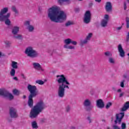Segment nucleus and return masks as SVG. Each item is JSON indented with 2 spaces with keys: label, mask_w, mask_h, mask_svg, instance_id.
Segmentation results:
<instances>
[{
  "label": "nucleus",
  "mask_w": 129,
  "mask_h": 129,
  "mask_svg": "<svg viewBox=\"0 0 129 129\" xmlns=\"http://www.w3.org/2000/svg\"><path fill=\"white\" fill-rule=\"evenodd\" d=\"M59 7L53 6L48 9L47 14L49 19L54 23H64L67 19V15L63 11H59Z\"/></svg>",
  "instance_id": "nucleus-1"
},
{
  "label": "nucleus",
  "mask_w": 129,
  "mask_h": 129,
  "mask_svg": "<svg viewBox=\"0 0 129 129\" xmlns=\"http://www.w3.org/2000/svg\"><path fill=\"white\" fill-rule=\"evenodd\" d=\"M56 81L58 86L57 95L59 97L63 98L65 96V89H69L70 88V83L63 75H57Z\"/></svg>",
  "instance_id": "nucleus-2"
},
{
  "label": "nucleus",
  "mask_w": 129,
  "mask_h": 129,
  "mask_svg": "<svg viewBox=\"0 0 129 129\" xmlns=\"http://www.w3.org/2000/svg\"><path fill=\"white\" fill-rule=\"evenodd\" d=\"M45 108L46 105H45V103L42 100L38 101L30 112V116L31 118L37 117L40 114V112H42Z\"/></svg>",
  "instance_id": "nucleus-3"
},
{
  "label": "nucleus",
  "mask_w": 129,
  "mask_h": 129,
  "mask_svg": "<svg viewBox=\"0 0 129 129\" xmlns=\"http://www.w3.org/2000/svg\"><path fill=\"white\" fill-rule=\"evenodd\" d=\"M9 12V8L5 7L1 10L0 11V21L3 22L5 20V24L8 26L11 25V20L8 19L11 16V14L7 13ZM7 14V15H6Z\"/></svg>",
  "instance_id": "nucleus-4"
},
{
  "label": "nucleus",
  "mask_w": 129,
  "mask_h": 129,
  "mask_svg": "<svg viewBox=\"0 0 129 129\" xmlns=\"http://www.w3.org/2000/svg\"><path fill=\"white\" fill-rule=\"evenodd\" d=\"M64 43L65 45L63 46V48L66 49H69L70 50H75V46L71 45L70 44H72L75 46L77 45V42L76 41H73L72 39L70 38H67L64 40Z\"/></svg>",
  "instance_id": "nucleus-5"
},
{
  "label": "nucleus",
  "mask_w": 129,
  "mask_h": 129,
  "mask_svg": "<svg viewBox=\"0 0 129 129\" xmlns=\"http://www.w3.org/2000/svg\"><path fill=\"white\" fill-rule=\"evenodd\" d=\"M25 54L31 58H35L39 56L38 52L36 51L32 47H28L26 49Z\"/></svg>",
  "instance_id": "nucleus-6"
},
{
  "label": "nucleus",
  "mask_w": 129,
  "mask_h": 129,
  "mask_svg": "<svg viewBox=\"0 0 129 129\" xmlns=\"http://www.w3.org/2000/svg\"><path fill=\"white\" fill-rule=\"evenodd\" d=\"M0 95L4 97H7L9 100L14 99V96L13 94L8 92L6 89H0Z\"/></svg>",
  "instance_id": "nucleus-7"
},
{
  "label": "nucleus",
  "mask_w": 129,
  "mask_h": 129,
  "mask_svg": "<svg viewBox=\"0 0 129 129\" xmlns=\"http://www.w3.org/2000/svg\"><path fill=\"white\" fill-rule=\"evenodd\" d=\"M27 89L30 93V96H36L37 93V87L36 86H33L32 85H28L27 86Z\"/></svg>",
  "instance_id": "nucleus-8"
},
{
  "label": "nucleus",
  "mask_w": 129,
  "mask_h": 129,
  "mask_svg": "<svg viewBox=\"0 0 129 129\" xmlns=\"http://www.w3.org/2000/svg\"><path fill=\"white\" fill-rule=\"evenodd\" d=\"M90 21H91V12L89 11H87L85 14L84 22L85 24H89Z\"/></svg>",
  "instance_id": "nucleus-9"
},
{
  "label": "nucleus",
  "mask_w": 129,
  "mask_h": 129,
  "mask_svg": "<svg viewBox=\"0 0 129 129\" xmlns=\"http://www.w3.org/2000/svg\"><path fill=\"white\" fill-rule=\"evenodd\" d=\"M124 116V112H121L119 114H117L116 115V119L114 121L115 123H120V122H121V120L123 118Z\"/></svg>",
  "instance_id": "nucleus-10"
},
{
  "label": "nucleus",
  "mask_w": 129,
  "mask_h": 129,
  "mask_svg": "<svg viewBox=\"0 0 129 129\" xmlns=\"http://www.w3.org/2000/svg\"><path fill=\"white\" fill-rule=\"evenodd\" d=\"M10 114L12 118H17L18 117V113H17V109L11 107L10 109Z\"/></svg>",
  "instance_id": "nucleus-11"
},
{
  "label": "nucleus",
  "mask_w": 129,
  "mask_h": 129,
  "mask_svg": "<svg viewBox=\"0 0 129 129\" xmlns=\"http://www.w3.org/2000/svg\"><path fill=\"white\" fill-rule=\"evenodd\" d=\"M92 33H90L88 34V35L86 36V38L85 39H84V40H81V44H82V45H83L84 44H87V43H88L89 41H90L92 37Z\"/></svg>",
  "instance_id": "nucleus-12"
},
{
  "label": "nucleus",
  "mask_w": 129,
  "mask_h": 129,
  "mask_svg": "<svg viewBox=\"0 0 129 129\" xmlns=\"http://www.w3.org/2000/svg\"><path fill=\"white\" fill-rule=\"evenodd\" d=\"M32 65L33 66V68H34L35 70H37L38 71H44V69H43L40 63L38 62H33Z\"/></svg>",
  "instance_id": "nucleus-13"
},
{
  "label": "nucleus",
  "mask_w": 129,
  "mask_h": 129,
  "mask_svg": "<svg viewBox=\"0 0 129 129\" xmlns=\"http://www.w3.org/2000/svg\"><path fill=\"white\" fill-rule=\"evenodd\" d=\"M118 51L119 53V55L120 57H122V58H123L125 56V52L123 50V49H122V46H121V44H119L118 45Z\"/></svg>",
  "instance_id": "nucleus-14"
},
{
  "label": "nucleus",
  "mask_w": 129,
  "mask_h": 129,
  "mask_svg": "<svg viewBox=\"0 0 129 129\" xmlns=\"http://www.w3.org/2000/svg\"><path fill=\"white\" fill-rule=\"evenodd\" d=\"M20 31V27L18 26H14L12 29V33L13 35H17Z\"/></svg>",
  "instance_id": "nucleus-15"
},
{
  "label": "nucleus",
  "mask_w": 129,
  "mask_h": 129,
  "mask_svg": "<svg viewBox=\"0 0 129 129\" xmlns=\"http://www.w3.org/2000/svg\"><path fill=\"white\" fill-rule=\"evenodd\" d=\"M97 106L99 108H103L104 107V103L102 101V100L99 99L97 101Z\"/></svg>",
  "instance_id": "nucleus-16"
},
{
  "label": "nucleus",
  "mask_w": 129,
  "mask_h": 129,
  "mask_svg": "<svg viewBox=\"0 0 129 129\" xmlns=\"http://www.w3.org/2000/svg\"><path fill=\"white\" fill-rule=\"evenodd\" d=\"M91 105V101L89 99H85L83 102V105L85 107H88Z\"/></svg>",
  "instance_id": "nucleus-17"
},
{
  "label": "nucleus",
  "mask_w": 129,
  "mask_h": 129,
  "mask_svg": "<svg viewBox=\"0 0 129 129\" xmlns=\"http://www.w3.org/2000/svg\"><path fill=\"white\" fill-rule=\"evenodd\" d=\"M26 26H28L27 29L29 32H33L35 28L32 25H30V21H26L25 22Z\"/></svg>",
  "instance_id": "nucleus-18"
},
{
  "label": "nucleus",
  "mask_w": 129,
  "mask_h": 129,
  "mask_svg": "<svg viewBox=\"0 0 129 129\" xmlns=\"http://www.w3.org/2000/svg\"><path fill=\"white\" fill-rule=\"evenodd\" d=\"M129 108V101L126 102L121 109V111H126Z\"/></svg>",
  "instance_id": "nucleus-19"
},
{
  "label": "nucleus",
  "mask_w": 129,
  "mask_h": 129,
  "mask_svg": "<svg viewBox=\"0 0 129 129\" xmlns=\"http://www.w3.org/2000/svg\"><path fill=\"white\" fill-rule=\"evenodd\" d=\"M106 11L107 12H110L112 10V6L110 2H107L105 6Z\"/></svg>",
  "instance_id": "nucleus-20"
},
{
  "label": "nucleus",
  "mask_w": 129,
  "mask_h": 129,
  "mask_svg": "<svg viewBox=\"0 0 129 129\" xmlns=\"http://www.w3.org/2000/svg\"><path fill=\"white\" fill-rule=\"evenodd\" d=\"M33 97H35V96H29L28 103L30 107H33V104H34V102L33 101Z\"/></svg>",
  "instance_id": "nucleus-21"
},
{
  "label": "nucleus",
  "mask_w": 129,
  "mask_h": 129,
  "mask_svg": "<svg viewBox=\"0 0 129 129\" xmlns=\"http://www.w3.org/2000/svg\"><path fill=\"white\" fill-rule=\"evenodd\" d=\"M69 2V0H57V3L60 6H64V5H66L65 3H68V4Z\"/></svg>",
  "instance_id": "nucleus-22"
},
{
  "label": "nucleus",
  "mask_w": 129,
  "mask_h": 129,
  "mask_svg": "<svg viewBox=\"0 0 129 129\" xmlns=\"http://www.w3.org/2000/svg\"><path fill=\"white\" fill-rule=\"evenodd\" d=\"M11 66L12 69H18V62L15 61H12Z\"/></svg>",
  "instance_id": "nucleus-23"
},
{
  "label": "nucleus",
  "mask_w": 129,
  "mask_h": 129,
  "mask_svg": "<svg viewBox=\"0 0 129 129\" xmlns=\"http://www.w3.org/2000/svg\"><path fill=\"white\" fill-rule=\"evenodd\" d=\"M107 23H108V21L103 20L101 23V26L103 27H106L107 26Z\"/></svg>",
  "instance_id": "nucleus-24"
},
{
  "label": "nucleus",
  "mask_w": 129,
  "mask_h": 129,
  "mask_svg": "<svg viewBox=\"0 0 129 129\" xmlns=\"http://www.w3.org/2000/svg\"><path fill=\"white\" fill-rule=\"evenodd\" d=\"M10 75L12 77H14L15 75H16V69H12L10 71Z\"/></svg>",
  "instance_id": "nucleus-25"
},
{
  "label": "nucleus",
  "mask_w": 129,
  "mask_h": 129,
  "mask_svg": "<svg viewBox=\"0 0 129 129\" xmlns=\"http://www.w3.org/2000/svg\"><path fill=\"white\" fill-rule=\"evenodd\" d=\"M104 55L106 57H111L112 56V53L110 51H106L104 52Z\"/></svg>",
  "instance_id": "nucleus-26"
},
{
  "label": "nucleus",
  "mask_w": 129,
  "mask_h": 129,
  "mask_svg": "<svg viewBox=\"0 0 129 129\" xmlns=\"http://www.w3.org/2000/svg\"><path fill=\"white\" fill-rule=\"evenodd\" d=\"M108 61L110 63V64H114L115 63V60L114 58L110 57L108 58Z\"/></svg>",
  "instance_id": "nucleus-27"
},
{
  "label": "nucleus",
  "mask_w": 129,
  "mask_h": 129,
  "mask_svg": "<svg viewBox=\"0 0 129 129\" xmlns=\"http://www.w3.org/2000/svg\"><path fill=\"white\" fill-rule=\"evenodd\" d=\"M32 126L33 128H38V124L36 121H33L32 122Z\"/></svg>",
  "instance_id": "nucleus-28"
},
{
  "label": "nucleus",
  "mask_w": 129,
  "mask_h": 129,
  "mask_svg": "<svg viewBox=\"0 0 129 129\" xmlns=\"http://www.w3.org/2000/svg\"><path fill=\"white\" fill-rule=\"evenodd\" d=\"M36 83H37V84H39V85H43L45 83V82L41 80H38L36 81Z\"/></svg>",
  "instance_id": "nucleus-29"
},
{
  "label": "nucleus",
  "mask_w": 129,
  "mask_h": 129,
  "mask_svg": "<svg viewBox=\"0 0 129 129\" xmlns=\"http://www.w3.org/2000/svg\"><path fill=\"white\" fill-rule=\"evenodd\" d=\"M13 93L14 95H19L20 94V91L17 89H14L13 90Z\"/></svg>",
  "instance_id": "nucleus-30"
},
{
  "label": "nucleus",
  "mask_w": 129,
  "mask_h": 129,
  "mask_svg": "<svg viewBox=\"0 0 129 129\" xmlns=\"http://www.w3.org/2000/svg\"><path fill=\"white\" fill-rule=\"evenodd\" d=\"M125 22H126V28L127 29H128L129 28V18L128 17L126 18Z\"/></svg>",
  "instance_id": "nucleus-31"
},
{
  "label": "nucleus",
  "mask_w": 129,
  "mask_h": 129,
  "mask_svg": "<svg viewBox=\"0 0 129 129\" xmlns=\"http://www.w3.org/2000/svg\"><path fill=\"white\" fill-rule=\"evenodd\" d=\"M124 82H125V81L124 80H123L120 82V87H122L123 88L124 87Z\"/></svg>",
  "instance_id": "nucleus-32"
},
{
  "label": "nucleus",
  "mask_w": 129,
  "mask_h": 129,
  "mask_svg": "<svg viewBox=\"0 0 129 129\" xmlns=\"http://www.w3.org/2000/svg\"><path fill=\"white\" fill-rule=\"evenodd\" d=\"M71 25H73V22L72 21H68L66 23V27H69V26H71Z\"/></svg>",
  "instance_id": "nucleus-33"
},
{
  "label": "nucleus",
  "mask_w": 129,
  "mask_h": 129,
  "mask_svg": "<svg viewBox=\"0 0 129 129\" xmlns=\"http://www.w3.org/2000/svg\"><path fill=\"white\" fill-rule=\"evenodd\" d=\"M109 19V16H108V15H105L104 16V21H107V22H108V20Z\"/></svg>",
  "instance_id": "nucleus-34"
},
{
  "label": "nucleus",
  "mask_w": 129,
  "mask_h": 129,
  "mask_svg": "<svg viewBox=\"0 0 129 129\" xmlns=\"http://www.w3.org/2000/svg\"><path fill=\"white\" fill-rule=\"evenodd\" d=\"M15 38H16V39H19V40H21V39H23V36L21 34H18L17 36H15Z\"/></svg>",
  "instance_id": "nucleus-35"
},
{
  "label": "nucleus",
  "mask_w": 129,
  "mask_h": 129,
  "mask_svg": "<svg viewBox=\"0 0 129 129\" xmlns=\"http://www.w3.org/2000/svg\"><path fill=\"white\" fill-rule=\"evenodd\" d=\"M121 129H126V124H125V123L123 122L121 123Z\"/></svg>",
  "instance_id": "nucleus-36"
},
{
  "label": "nucleus",
  "mask_w": 129,
  "mask_h": 129,
  "mask_svg": "<svg viewBox=\"0 0 129 129\" xmlns=\"http://www.w3.org/2000/svg\"><path fill=\"white\" fill-rule=\"evenodd\" d=\"M11 9L12 11H13V12H15L16 14H18V10H17V8H16V7L12 6Z\"/></svg>",
  "instance_id": "nucleus-37"
},
{
  "label": "nucleus",
  "mask_w": 129,
  "mask_h": 129,
  "mask_svg": "<svg viewBox=\"0 0 129 129\" xmlns=\"http://www.w3.org/2000/svg\"><path fill=\"white\" fill-rule=\"evenodd\" d=\"M87 119L89 123H91V122H92V118H91V117L88 116Z\"/></svg>",
  "instance_id": "nucleus-38"
},
{
  "label": "nucleus",
  "mask_w": 129,
  "mask_h": 129,
  "mask_svg": "<svg viewBox=\"0 0 129 129\" xmlns=\"http://www.w3.org/2000/svg\"><path fill=\"white\" fill-rule=\"evenodd\" d=\"M112 104L110 102H109L107 104L106 106V108H109V107H110V106H111Z\"/></svg>",
  "instance_id": "nucleus-39"
},
{
  "label": "nucleus",
  "mask_w": 129,
  "mask_h": 129,
  "mask_svg": "<svg viewBox=\"0 0 129 129\" xmlns=\"http://www.w3.org/2000/svg\"><path fill=\"white\" fill-rule=\"evenodd\" d=\"M66 110L68 112V111H70V106H67L66 108Z\"/></svg>",
  "instance_id": "nucleus-40"
},
{
  "label": "nucleus",
  "mask_w": 129,
  "mask_h": 129,
  "mask_svg": "<svg viewBox=\"0 0 129 129\" xmlns=\"http://www.w3.org/2000/svg\"><path fill=\"white\" fill-rule=\"evenodd\" d=\"M128 40H129V32L127 33V34L126 37V42H128Z\"/></svg>",
  "instance_id": "nucleus-41"
},
{
  "label": "nucleus",
  "mask_w": 129,
  "mask_h": 129,
  "mask_svg": "<svg viewBox=\"0 0 129 129\" xmlns=\"http://www.w3.org/2000/svg\"><path fill=\"white\" fill-rule=\"evenodd\" d=\"M123 95H124V93L122 92V93H120V94L119 95V97H122V96H123Z\"/></svg>",
  "instance_id": "nucleus-42"
},
{
  "label": "nucleus",
  "mask_w": 129,
  "mask_h": 129,
  "mask_svg": "<svg viewBox=\"0 0 129 129\" xmlns=\"http://www.w3.org/2000/svg\"><path fill=\"white\" fill-rule=\"evenodd\" d=\"M5 44L6 45H7L8 46H9V45H10V44H11V43L10 42V41H6L5 42Z\"/></svg>",
  "instance_id": "nucleus-43"
},
{
  "label": "nucleus",
  "mask_w": 129,
  "mask_h": 129,
  "mask_svg": "<svg viewBox=\"0 0 129 129\" xmlns=\"http://www.w3.org/2000/svg\"><path fill=\"white\" fill-rule=\"evenodd\" d=\"M122 28V26H120V27H117L116 30H117V31H119L120 30H121Z\"/></svg>",
  "instance_id": "nucleus-44"
},
{
  "label": "nucleus",
  "mask_w": 129,
  "mask_h": 129,
  "mask_svg": "<svg viewBox=\"0 0 129 129\" xmlns=\"http://www.w3.org/2000/svg\"><path fill=\"white\" fill-rule=\"evenodd\" d=\"M71 129H77V127H76L75 126H72L71 127Z\"/></svg>",
  "instance_id": "nucleus-45"
},
{
  "label": "nucleus",
  "mask_w": 129,
  "mask_h": 129,
  "mask_svg": "<svg viewBox=\"0 0 129 129\" xmlns=\"http://www.w3.org/2000/svg\"><path fill=\"white\" fill-rule=\"evenodd\" d=\"M124 10H126V3H124Z\"/></svg>",
  "instance_id": "nucleus-46"
},
{
  "label": "nucleus",
  "mask_w": 129,
  "mask_h": 129,
  "mask_svg": "<svg viewBox=\"0 0 129 129\" xmlns=\"http://www.w3.org/2000/svg\"><path fill=\"white\" fill-rule=\"evenodd\" d=\"M14 80H15L16 81H18V77H15L13 78Z\"/></svg>",
  "instance_id": "nucleus-47"
},
{
  "label": "nucleus",
  "mask_w": 129,
  "mask_h": 129,
  "mask_svg": "<svg viewBox=\"0 0 129 129\" xmlns=\"http://www.w3.org/2000/svg\"><path fill=\"white\" fill-rule=\"evenodd\" d=\"M117 92H118V93L121 92V89H118L117 90Z\"/></svg>",
  "instance_id": "nucleus-48"
},
{
  "label": "nucleus",
  "mask_w": 129,
  "mask_h": 129,
  "mask_svg": "<svg viewBox=\"0 0 129 129\" xmlns=\"http://www.w3.org/2000/svg\"><path fill=\"white\" fill-rule=\"evenodd\" d=\"M95 1L97 3H100V2H101V0H95Z\"/></svg>",
  "instance_id": "nucleus-49"
},
{
  "label": "nucleus",
  "mask_w": 129,
  "mask_h": 129,
  "mask_svg": "<svg viewBox=\"0 0 129 129\" xmlns=\"http://www.w3.org/2000/svg\"><path fill=\"white\" fill-rule=\"evenodd\" d=\"M2 56H4V54H3L2 52H0V57H2Z\"/></svg>",
  "instance_id": "nucleus-50"
},
{
  "label": "nucleus",
  "mask_w": 129,
  "mask_h": 129,
  "mask_svg": "<svg viewBox=\"0 0 129 129\" xmlns=\"http://www.w3.org/2000/svg\"><path fill=\"white\" fill-rule=\"evenodd\" d=\"M112 89L113 90H115V88H114V87L112 88Z\"/></svg>",
  "instance_id": "nucleus-51"
},
{
  "label": "nucleus",
  "mask_w": 129,
  "mask_h": 129,
  "mask_svg": "<svg viewBox=\"0 0 129 129\" xmlns=\"http://www.w3.org/2000/svg\"><path fill=\"white\" fill-rule=\"evenodd\" d=\"M126 1L127 3L128 4H129V0H126Z\"/></svg>",
  "instance_id": "nucleus-52"
},
{
  "label": "nucleus",
  "mask_w": 129,
  "mask_h": 129,
  "mask_svg": "<svg viewBox=\"0 0 129 129\" xmlns=\"http://www.w3.org/2000/svg\"><path fill=\"white\" fill-rule=\"evenodd\" d=\"M24 98H26V96H24Z\"/></svg>",
  "instance_id": "nucleus-53"
},
{
  "label": "nucleus",
  "mask_w": 129,
  "mask_h": 129,
  "mask_svg": "<svg viewBox=\"0 0 129 129\" xmlns=\"http://www.w3.org/2000/svg\"><path fill=\"white\" fill-rule=\"evenodd\" d=\"M79 1H82V0H79Z\"/></svg>",
  "instance_id": "nucleus-54"
}]
</instances>
